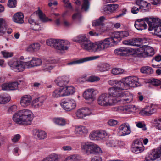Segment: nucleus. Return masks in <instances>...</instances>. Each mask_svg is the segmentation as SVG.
I'll use <instances>...</instances> for the list:
<instances>
[{
	"label": "nucleus",
	"mask_w": 161,
	"mask_h": 161,
	"mask_svg": "<svg viewBox=\"0 0 161 161\" xmlns=\"http://www.w3.org/2000/svg\"><path fill=\"white\" fill-rule=\"evenodd\" d=\"M33 119V114L30 110L24 109L19 110L13 116L14 121L19 124L30 125Z\"/></svg>",
	"instance_id": "nucleus-1"
},
{
	"label": "nucleus",
	"mask_w": 161,
	"mask_h": 161,
	"mask_svg": "<svg viewBox=\"0 0 161 161\" xmlns=\"http://www.w3.org/2000/svg\"><path fill=\"white\" fill-rule=\"evenodd\" d=\"M46 43L47 45L60 50H67L69 46L70 43L67 40L50 39L47 40Z\"/></svg>",
	"instance_id": "nucleus-2"
},
{
	"label": "nucleus",
	"mask_w": 161,
	"mask_h": 161,
	"mask_svg": "<svg viewBox=\"0 0 161 161\" xmlns=\"http://www.w3.org/2000/svg\"><path fill=\"white\" fill-rule=\"evenodd\" d=\"M36 14H38L39 19L42 22H45L51 20L50 19L46 17L41 10H38L36 13H34L28 19V22L31 25V28L33 30L37 31L40 29L39 24L36 22L34 19V16Z\"/></svg>",
	"instance_id": "nucleus-3"
},
{
	"label": "nucleus",
	"mask_w": 161,
	"mask_h": 161,
	"mask_svg": "<svg viewBox=\"0 0 161 161\" xmlns=\"http://www.w3.org/2000/svg\"><path fill=\"white\" fill-rule=\"evenodd\" d=\"M149 26V30L154 29L155 34L161 38V21L159 18H146Z\"/></svg>",
	"instance_id": "nucleus-4"
},
{
	"label": "nucleus",
	"mask_w": 161,
	"mask_h": 161,
	"mask_svg": "<svg viewBox=\"0 0 161 161\" xmlns=\"http://www.w3.org/2000/svg\"><path fill=\"white\" fill-rule=\"evenodd\" d=\"M117 101L112 98L109 94L103 93L99 96L98 99V103L99 105L103 106H111L116 103Z\"/></svg>",
	"instance_id": "nucleus-5"
},
{
	"label": "nucleus",
	"mask_w": 161,
	"mask_h": 161,
	"mask_svg": "<svg viewBox=\"0 0 161 161\" xmlns=\"http://www.w3.org/2000/svg\"><path fill=\"white\" fill-rule=\"evenodd\" d=\"M117 42L114 36L105 38L103 40L97 42V48L98 49V51L103 50L117 44Z\"/></svg>",
	"instance_id": "nucleus-6"
},
{
	"label": "nucleus",
	"mask_w": 161,
	"mask_h": 161,
	"mask_svg": "<svg viewBox=\"0 0 161 161\" xmlns=\"http://www.w3.org/2000/svg\"><path fill=\"white\" fill-rule=\"evenodd\" d=\"M28 64L27 61L24 62L18 60L10 64V66L12 67L15 71L20 72L23 71L25 68H28Z\"/></svg>",
	"instance_id": "nucleus-7"
},
{
	"label": "nucleus",
	"mask_w": 161,
	"mask_h": 161,
	"mask_svg": "<svg viewBox=\"0 0 161 161\" xmlns=\"http://www.w3.org/2000/svg\"><path fill=\"white\" fill-rule=\"evenodd\" d=\"M60 104L65 110L69 111L76 107V103L74 100L71 98H66L62 100Z\"/></svg>",
	"instance_id": "nucleus-8"
},
{
	"label": "nucleus",
	"mask_w": 161,
	"mask_h": 161,
	"mask_svg": "<svg viewBox=\"0 0 161 161\" xmlns=\"http://www.w3.org/2000/svg\"><path fill=\"white\" fill-rule=\"evenodd\" d=\"M138 81V79L135 77L129 76L123 79V81L125 84L126 89H127L129 87H135L139 86V84Z\"/></svg>",
	"instance_id": "nucleus-9"
},
{
	"label": "nucleus",
	"mask_w": 161,
	"mask_h": 161,
	"mask_svg": "<svg viewBox=\"0 0 161 161\" xmlns=\"http://www.w3.org/2000/svg\"><path fill=\"white\" fill-rule=\"evenodd\" d=\"M123 90L112 87L109 88L108 93L112 98L115 99V97L120 98L126 96L125 93L123 92Z\"/></svg>",
	"instance_id": "nucleus-10"
},
{
	"label": "nucleus",
	"mask_w": 161,
	"mask_h": 161,
	"mask_svg": "<svg viewBox=\"0 0 161 161\" xmlns=\"http://www.w3.org/2000/svg\"><path fill=\"white\" fill-rule=\"evenodd\" d=\"M107 134L103 130H97L91 133L90 135V138L92 140H100L105 138Z\"/></svg>",
	"instance_id": "nucleus-11"
},
{
	"label": "nucleus",
	"mask_w": 161,
	"mask_h": 161,
	"mask_svg": "<svg viewBox=\"0 0 161 161\" xmlns=\"http://www.w3.org/2000/svg\"><path fill=\"white\" fill-rule=\"evenodd\" d=\"M80 45L83 49L89 52H96L98 51V49L97 48V43L94 44L88 40L84 43H81Z\"/></svg>",
	"instance_id": "nucleus-12"
},
{
	"label": "nucleus",
	"mask_w": 161,
	"mask_h": 161,
	"mask_svg": "<svg viewBox=\"0 0 161 161\" xmlns=\"http://www.w3.org/2000/svg\"><path fill=\"white\" fill-rule=\"evenodd\" d=\"M138 51L140 52L142 54L144 55L145 57H151L154 54V50L152 47L144 45L139 47Z\"/></svg>",
	"instance_id": "nucleus-13"
},
{
	"label": "nucleus",
	"mask_w": 161,
	"mask_h": 161,
	"mask_svg": "<svg viewBox=\"0 0 161 161\" xmlns=\"http://www.w3.org/2000/svg\"><path fill=\"white\" fill-rule=\"evenodd\" d=\"M91 144L87 149L85 154L87 155L92 154H97L102 153L100 148L97 145L92 142Z\"/></svg>",
	"instance_id": "nucleus-14"
},
{
	"label": "nucleus",
	"mask_w": 161,
	"mask_h": 161,
	"mask_svg": "<svg viewBox=\"0 0 161 161\" xmlns=\"http://www.w3.org/2000/svg\"><path fill=\"white\" fill-rule=\"evenodd\" d=\"M104 19V17L101 16L98 19L92 21V25L93 26L96 27L97 31H103L104 30L103 29L104 25L103 22Z\"/></svg>",
	"instance_id": "nucleus-15"
},
{
	"label": "nucleus",
	"mask_w": 161,
	"mask_h": 161,
	"mask_svg": "<svg viewBox=\"0 0 161 161\" xmlns=\"http://www.w3.org/2000/svg\"><path fill=\"white\" fill-rule=\"evenodd\" d=\"M119 132L121 134V136H124L130 134L131 130L129 124L125 123L121 125L119 127Z\"/></svg>",
	"instance_id": "nucleus-16"
},
{
	"label": "nucleus",
	"mask_w": 161,
	"mask_h": 161,
	"mask_svg": "<svg viewBox=\"0 0 161 161\" xmlns=\"http://www.w3.org/2000/svg\"><path fill=\"white\" fill-rule=\"evenodd\" d=\"M99 57V56H98L86 57L68 63L66 64V65H71L76 64L82 63L86 61L95 60L98 58Z\"/></svg>",
	"instance_id": "nucleus-17"
},
{
	"label": "nucleus",
	"mask_w": 161,
	"mask_h": 161,
	"mask_svg": "<svg viewBox=\"0 0 161 161\" xmlns=\"http://www.w3.org/2000/svg\"><path fill=\"white\" fill-rule=\"evenodd\" d=\"M94 90L93 89H88L86 90L83 92V96L86 100L90 102H93L95 99L94 95L93 94Z\"/></svg>",
	"instance_id": "nucleus-18"
},
{
	"label": "nucleus",
	"mask_w": 161,
	"mask_h": 161,
	"mask_svg": "<svg viewBox=\"0 0 161 161\" xmlns=\"http://www.w3.org/2000/svg\"><path fill=\"white\" fill-rule=\"evenodd\" d=\"M146 18L137 20L134 24V26L135 28L139 30H142L146 29L147 28V26L145 21L147 23L146 19Z\"/></svg>",
	"instance_id": "nucleus-19"
},
{
	"label": "nucleus",
	"mask_w": 161,
	"mask_h": 161,
	"mask_svg": "<svg viewBox=\"0 0 161 161\" xmlns=\"http://www.w3.org/2000/svg\"><path fill=\"white\" fill-rule=\"evenodd\" d=\"M136 3L140 7L141 11L143 12L148 11L149 8H150V4L143 0H137Z\"/></svg>",
	"instance_id": "nucleus-20"
},
{
	"label": "nucleus",
	"mask_w": 161,
	"mask_h": 161,
	"mask_svg": "<svg viewBox=\"0 0 161 161\" xmlns=\"http://www.w3.org/2000/svg\"><path fill=\"white\" fill-rule=\"evenodd\" d=\"M19 83L18 82H14L10 83H4L2 86V90L6 91L17 89Z\"/></svg>",
	"instance_id": "nucleus-21"
},
{
	"label": "nucleus",
	"mask_w": 161,
	"mask_h": 161,
	"mask_svg": "<svg viewBox=\"0 0 161 161\" xmlns=\"http://www.w3.org/2000/svg\"><path fill=\"white\" fill-rule=\"evenodd\" d=\"M55 81L58 86L64 87L68 83L69 81V79L67 76L58 77L55 80Z\"/></svg>",
	"instance_id": "nucleus-22"
},
{
	"label": "nucleus",
	"mask_w": 161,
	"mask_h": 161,
	"mask_svg": "<svg viewBox=\"0 0 161 161\" xmlns=\"http://www.w3.org/2000/svg\"><path fill=\"white\" fill-rule=\"evenodd\" d=\"M31 100V96L29 95H25L21 98L20 104L22 106L26 107L30 104Z\"/></svg>",
	"instance_id": "nucleus-23"
},
{
	"label": "nucleus",
	"mask_w": 161,
	"mask_h": 161,
	"mask_svg": "<svg viewBox=\"0 0 161 161\" xmlns=\"http://www.w3.org/2000/svg\"><path fill=\"white\" fill-rule=\"evenodd\" d=\"M156 112V109L153 107L148 106L144 108L140 112V114L143 115L149 116Z\"/></svg>",
	"instance_id": "nucleus-24"
},
{
	"label": "nucleus",
	"mask_w": 161,
	"mask_h": 161,
	"mask_svg": "<svg viewBox=\"0 0 161 161\" xmlns=\"http://www.w3.org/2000/svg\"><path fill=\"white\" fill-rule=\"evenodd\" d=\"M128 36L129 33L127 31H123L116 32L114 34V37L118 43L122 40V38L127 37Z\"/></svg>",
	"instance_id": "nucleus-25"
},
{
	"label": "nucleus",
	"mask_w": 161,
	"mask_h": 161,
	"mask_svg": "<svg viewBox=\"0 0 161 161\" xmlns=\"http://www.w3.org/2000/svg\"><path fill=\"white\" fill-rule=\"evenodd\" d=\"M31 58L32 59L31 60L27 61L28 68L39 66L41 64L42 61L41 59L36 58Z\"/></svg>",
	"instance_id": "nucleus-26"
},
{
	"label": "nucleus",
	"mask_w": 161,
	"mask_h": 161,
	"mask_svg": "<svg viewBox=\"0 0 161 161\" xmlns=\"http://www.w3.org/2000/svg\"><path fill=\"white\" fill-rule=\"evenodd\" d=\"M88 131L87 129L85 126H80L75 127V133L83 136H85L87 134Z\"/></svg>",
	"instance_id": "nucleus-27"
},
{
	"label": "nucleus",
	"mask_w": 161,
	"mask_h": 161,
	"mask_svg": "<svg viewBox=\"0 0 161 161\" xmlns=\"http://www.w3.org/2000/svg\"><path fill=\"white\" fill-rule=\"evenodd\" d=\"M24 15L21 12H18L15 14L13 18V21L17 23L22 24L24 22Z\"/></svg>",
	"instance_id": "nucleus-28"
},
{
	"label": "nucleus",
	"mask_w": 161,
	"mask_h": 161,
	"mask_svg": "<svg viewBox=\"0 0 161 161\" xmlns=\"http://www.w3.org/2000/svg\"><path fill=\"white\" fill-rule=\"evenodd\" d=\"M53 62L52 60H47L43 64L42 70L45 71L50 72L54 68V66L52 64Z\"/></svg>",
	"instance_id": "nucleus-29"
},
{
	"label": "nucleus",
	"mask_w": 161,
	"mask_h": 161,
	"mask_svg": "<svg viewBox=\"0 0 161 161\" xmlns=\"http://www.w3.org/2000/svg\"><path fill=\"white\" fill-rule=\"evenodd\" d=\"M63 89V96H66L73 94L75 92V89L73 86H66L65 87L62 88Z\"/></svg>",
	"instance_id": "nucleus-30"
},
{
	"label": "nucleus",
	"mask_w": 161,
	"mask_h": 161,
	"mask_svg": "<svg viewBox=\"0 0 161 161\" xmlns=\"http://www.w3.org/2000/svg\"><path fill=\"white\" fill-rule=\"evenodd\" d=\"M161 154L158 153V149H157L156 152H153L151 154L145 158V161H153L156 159V158L160 157Z\"/></svg>",
	"instance_id": "nucleus-31"
},
{
	"label": "nucleus",
	"mask_w": 161,
	"mask_h": 161,
	"mask_svg": "<svg viewBox=\"0 0 161 161\" xmlns=\"http://www.w3.org/2000/svg\"><path fill=\"white\" fill-rule=\"evenodd\" d=\"M44 100L42 97H39L34 100L32 101V105L35 108L41 107L44 103Z\"/></svg>",
	"instance_id": "nucleus-32"
},
{
	"label": "nucleus",
	"mask_w": 161,
	"mask_h": 161,
	"mask_svg": "<svg viewBox=\"0 0 161 161\" xmlns=\"http://www.w3.org/2000/svg\"><path fill=\"white\" fill-rule=\"evenodd\" d=\"M34 135L36 136L39 139H44L47 136L45 132L41 130H35L34 131Z\"/></svg>",
	"instance_id": "nucleus-33"
},
{
	"label": "nucleus",
	"mask_w": 161,
	"mask_h": 161,
	"mask_svg": "<svg viewBox=\"0 0 161 161\" xmlns=\"http://www.w3.org/2000/svg\"><path fill=\"white\" fill-rule=\"evenodd\" d=\"M128 50L125 47H120L114 50L115 54L120 56H124L126 55Z\"/></svg>",
	"instance_id": "nucleus-34"
},
{
	"label": "nucleus",
	"mask_w": 161,
	"mask_h": 161,
	"mask_svg": "<svg viewBox=\"0 0 161 161\" xmlns=\"http://www.w3.org/2000/svg\"><path fill=\"white\" fill-rule=\"evenodd\" d=\"M88 40L86 36L83 34L80 35L73 39L74 41L81 43V44L84 43Z\"/></svg>",
	"instance_id": "nucleus-35"
},
{
	"label": "nucleus",
	"mask_w": 161,
	"mask_h": 161,
	"mask_svg": "<svg viewBox=\"0 0 161 161\" xmlns=\"http://www.w3.org/2000/svg\"><path fill=\"white\" fill-rule=\"evenodd\" d=\"M63 89L62 88H59L56 89L53 92L52 96L54 98H58L61 96H64L62 94L63 93Z\"/></svg>",
	"instance_id": "nucleus-36"
},
{
	"label": "nucleus",
	"mask_w": 161,
	"mask_h": 161,
	"mask_svg": "<svg viewBox=\"0 0 161 161\" xmlns=\"http://www.w3.org/2000/svg\"><path fill=\"white\" fill-rule=\"evenodd\" d=\"M40 47V45L39 43H34L29 45L27 48V50L30 52L36 51L38 50Z\"/></svg>",
	"instance_id": "nucleus-37"
},
{
	"label": "nucleus",
	"mask_w": 161,
	"mask_h": 161,
	"mask_svg": "<svg viewBox=\"0 0 161 161\" xmlns=\"http://www.w3.org/2000/svg\"><path fill=\"white\" fill-rule=\"evenodd\" d=\"M58 155L53 153L44 158L42 161H58Z\"/></svg>",
	"instance_id": "nucleus-38"
},
{
	"label": "nucleus",
	"mask_w": 161,
	"mask_h": 161,
	"mask_svg": "<svg viewBox=\"0 0 161 161\" xmlns=\"http://www.w3.org/2000/svg\"><path fill=\"white\" fill-rule=\"evenodd\" d=\"M141 72L142 73L150 75L153 73V70L151 67L147 66L142 67L141 69Z\"/></svg>",
	"instance_id": "nucleus-39"
},
{
	"label": "nucleus",
	"mask_w": 161,
	"mask_h": 161,
	"mask_svg": "<svg viewBox=\"0 0 161 161\" xmlns=\"http://www.w3.org/2000/svg\"><path fill=\"white\" fill-rule=\"evenodd\" d=\"M92 142H81V148L85 153L90 145L92 144Z\"/></svg>",
	"instance_id": "nucleus-40"
},
{
	"label": "nucleus",
	"mask_w": 161,
	"mask_h": 161,
	"mask_svg": "<svg viewBox=\"0 0 161 161\" xmlns=\"http://www.w3.org/2000/svg\"><path fill=\"white\" fill-rule=\"evenodd\" d=\"M115 86L113 87L119 90H124L126 89L125 84L124 82L123 81V80L122 81L118 80Z\"/></svg>",
	"instance_id": "nucleus-41"
},
{
	"label": "nucleus",
	"mask_w": 161,
	"mask_h": 161,
	"mask_svg": "<svg viewBox=\"0 0 161 161\" xmlns=\"http://www.w3.org/2000/svg\"><path fill=\"white\" fill-rule=\"evenodd\" d=\"M98 69L101 72H104L108 71L109 69V65L108 64L103 63L100 64L98 67Z\"/></svg>",
	"instance_id": "nucleus-42"
},
{
	"label": "nucleus",
	"mask_w": 161,
	"mask_h": 161,
	"mask_svg": "<svg viewBox=\"0 0 161 161\" xmlns=\"http://www.w3.org/2000/svg\"><path fill=\"white\" fill-rule=\"evenodd\" d=\"M5 22L2 19H0V36L5 33L6 28L5 27Z\"/></svg>",
	"instance_id": "nucleus-43"
},
{
	"label": "nucleus",
	"mask_w": 161,
	"mask_h": 161,
	"mask_svg": "<svg viewBox=\"0 0 161 161\" xmlns=\"http://www.w3.org/2000/svg\"><path fill=\"white\" fill-rule=\"evenodd\" d=\"M113 110L115 111H118L120 112H125L128 110V107L126 106L115 107L113 108Z\"/></svg>",
	"instance_id": "nucleus-44"
},
{
	"label": "nucleus",
	"mask_w": 161,
	"mask_h": 161,
	"mask_svg": "<svg viewBox=\"0 0 161 161\" xmlns=\"http://www.w3.org/2000/svg\"><path fill=\"white\" fill-rule=\"evenodd\" d=\"M119 5L116 4H112L107 5L106 8L107 9L111 12H113L118 7Z\"/></svg>",
	"instance_id": "nucleus-45"
},
{
	"label": "nucleus",
	"mask_w": 161,
	"mask_h": 161,
	"mask_svg": "<svg viewBox=\"0 0 161 161\" xmlns=\"http://www.w3.org/2000/svg\"><path fill=\"white\" fill-rule=\"evenodd\" d=\"M132 147L131 148L132 151L136 153H138L142 152L143 149L141 147V146H134V145H132Z\"/></svg>",
	"instance_id": "nucleus-46"
},
{
	"label": "nucleus",
	"mask_w": 161,
	"mask_h": 161,
	"mask_svg": "<svg viewBox=\"0 0 161 161\" xmlns=\"http://www.w3.org/2000/svg\"><path fill=\"white\" fill-rule=\"evenodd\" d=\"M85 77V82L87 81L88 82H93L98 81L100 79L99 77L92 76L89 77L87 79H86Z\"/></svg>",
	"instance_id": "nucleus-47"
},
{
	"label": "nucleus",
	"mask_w": 161,
	"mask_h": 161,
	"mask_svg": "<svg viewBox=\"0 0 161 161\" xmlns=\"http://www.w3.org/2000/svg\"><path fill=\"white\" fill-rule=\"evenodd\" d=\"M124 70L119 68H115L111 70V73L114 75H119L123 73Z\"/></svg>",
	"instance_id": "nucleus-48"
},
{
	"label": "nucleus",
	"mask_w": 161,
	"mask_h": 161,
	"mask_svg": "<svg viewBox=\"0 0 161 161\" xmlns=\"http://www.w3.org/2000/svg\"><path fill=\"white\" fill-rule=\"evenodd\" d=\"M149 83L155 86H158L161 84V81L155 79L150 80L149 81Z\"/></svg>",
	"instance_id": "nucleus-49"
},
{
	"label": "nucleus",
	"mask_w": 161,
	"mask_h": 161,
	"mask_svg": "<svg viewBox=\"0 0 161 161\" xmlns=\"http://www.w3.org/2000/svg\"><path fill=\"white\" fill-rule=\"evenodd\" d=\"M54 121L56 124L60 125H64L65 124V120L62 118L55 119Z\"/></svg>",
	"instance_id": "nucleus-50"
},
{
	"label": "nucleus",
	"mask_w": 161,
	"mask_h": 161,
	"mask_svg": "<svg viewBox=\"0 0 161 161\" xmlns=\"http://www.w3.org/2000/svg\"><path fill=\"white\" fill-rule=\"evenodd\" d=\"M126 96L124 97H125V98H124L123 99V100L125 101L127 103H130L133 100V97L132 95H130L128 93L126 94Z\"/></svg>",
	"instance_id": "nucleus-51"
},
{
	"label": "nucleus",
	"mask_w": 161,
	"mask_h": 161,
	"mask_svg": "<svg viewBox=\"0 0 161 161\" xmlns=\"http://www.w3.org/2000/svg\"><path fill=\"white\" fill-rule=\"evenodd\" d=\"M118 142L116 140H110L107 142V144L108 146L115 147L117 146Z\"/></svg>",
	"instance_id": "nucleus-52"
},
{
	"label": "nucleus",
	"mask_w": 161,
	"mask_h": 161,
	"mask_svg": "<svg viewBox=\"0 0 161 161\" xmlns=\"http://www.w3.org/2000/svg\"><path fill=\"white\" fill-rule=\"evenodd\" d=\"M83 4L82 5V8L85 11H86L89 9L90 3L88 0H83Z\"/></svg>",
	"instance_id": "nucleus-53"
},
{
	"label": "nucleus",
	"mask_w": 161,
	"mask_h": 161,
	"mask_svg": "<svg viewBox=\"0 0 161 161\" xmlns=\"http://www.w3.org/2000/svg\"><path fill=\"white\" fill-rule=\"evenodd\" d=\"M82 108L85 117L89 116L92 114L91 110L89 108Z\"/></svg>",
	"instance_id": "nucleus-54"
},
{
	"label": "nucleus",
	"mask_w": 161,
	"mask_h": 161,
	"mask_svg": "<svg viewBox=\"0 0 161 161\" xmlns=\"http://www.w3.org/2000/svg\"><path fill=\"white\" fill-rule=\"evenodd\" d=\"M21 137L19 134H18L13 136L11 139L12 142L14 143H16L19 141Z\"/></svg>",
	"instance_id": "nucleus-55"
},
{
	"label": "nucleus",
	"mask_w": 161,
	"mask_h": 161,
	"mask_svg": "<svg viewBox=\"0 0 161 161\" xmlns=\"http://www.w3.org/2000/svg\"><path fill=\"white\" fill-rule=\"evenodd\" d=\"M17 4L16 0H8V5L10 8L15 7Z\"/></svg>",
	"instance_id": "nucleus-56"
},
{
	"label": "nucleus",
	"mask_w": 161,
	"mask_h": 161,
	"mask_svg": "<svg viewBox=\"0 0 161 161\" xmlns=\"http://www.w3.org/2000/svg\"><path fill=\"white\" fill-rule=\"evenodd\" d=\"M140 7L138 5L136 4V6H134L132 8L131 10V12L134 14H137L139 11H141Z\"/></svg>",
	"instance_id": "nucleus-57"
},
{
	"label": "nucleus",
	"mask_w": 161,
	"mask_h": 161,
	"mask_svg": "<svg viewBox=\"0 0 161 161\" xmlns=\"http://www.w3.org/2000/svg\"><path fill=\"white\" fill-rule=\"evenodd\" d=\"M1 53L3 57L5 58L11 57L13 55V53H12L8 52L5 51H2Z\"/></svg>",
	"instance_id": "nucleus-58"
},
{
	"label": "nucleus",
	"mask_w": 161,
	"mask_h": 161,
	"mask_svg": "<svg viewBox=\"0 0 161 161\" xmlns=\"http://www.w3.org/2000/svg\"><path fill=\"white\" fill-rule=\"evenodd\" d=\"M84 114V113L83 112V110L82 108L78 109L76 113V115L77 116L80 118H82L85 117Z\"/></svg>",
	"instance_id": "nucleus-59"
},
{
	"label": "nucleus",
	"mask_w": 161,
	"mask_h": 161,
	"mask_svg": "<svg viewBox=\"0 0 161 161\" xmlns=\"http://www.w3.org/2000/svg\"><path fill=\"white\" fill-rule=\"evenodd\" d=\"M9 101L7 97L0 96V104H5Z\"/></svg>",
	"instance_id": "nucleus-60"
},
{
	"label": "nucleus",
	"mask_w": 161,
	"mask_h": 161,
	"mask_svg": "<svg viewBox=\"0 0 161 161\" xmlns=\"http://www.w3.org/2000/svg\"><path fill=\"white\" fill-rule=\"evenodd\" d=\"M17 107L16 105H14L11 106L8 109L9 114H12L13 112L15 111L17 109Z\"/></svg>",
	"instance_id": "nucleus-61"
},
{
	"label": "nucleus",
	"mask_w": 161,
	"mask_h": 161,
	"mask_svg": "<svg viewBox=\"0 0 161 161\" xmlns=\"http://www.w3.org/2000/svg\"><path fill=\"white\" fill-rule=\"evenodd\" d=\"M155 123L157 128L161 130V119H159L158 121H155Z\"/></svg>",
	"instance_id": "nucleus-62"
},
{
	"label": "nucleus",
	"mask_w": 161,
	"mask_h": 161,
	"mask_svg": "<svg viewBox=\"0 0 161 161\" xmlns=\"http://www.w3.org/2000/svg\"><path fill=\"white\" fill-rule=\"evenodd\" d=\"M136 126L139 128H142L143 130H146L147 129L146 127V125L144 124H142L141 122H138L136 125Z\"/></svg>",
	"instance_id": "nucleus-63"
},
{
	"label": "nucleus",
	"mask_w": 161,
	"mask_h": 161,
	"mask_svg": "<svg viewBox=\"0 0 161 161\" xmlns=\"http://www.w3.org/2000/svg\"><path fill=\"white\" fill-rule=\"evenodd\" d=\"M118 123L117 120L111 119L108 121V124L111 126H114L117 125Z\"/></svg>",
	"instance_id": "nucleus-64"
}]
</instances>
